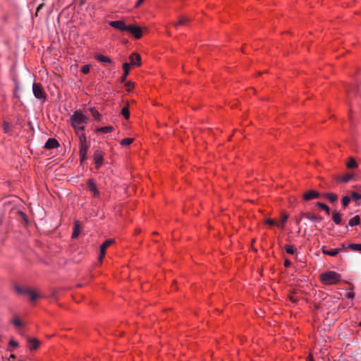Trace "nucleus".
Wrapping results in <instances>:
<instances>
[{
    "label": "nucleus",
    "instance_id": "nucleus-33",
    "mask_svg": "<svg viewBox=\"0 0 361 361\" xmlns=\"http://www.w3.org/2000/svg\"><path fill=\"white\" fill-rule=\"evenodd\" d=\"M14 288H15V290L16 291V293L18 294H26V290L27 289V288H25V289L23 288L18 285H16Z\"/></svg>",
    "mask_w": 361,
    "mask_h": 361
},
{
    "label": "nucleus",
    "instance_id": "nucleus-34",
    "mask_svg": "<svg viewBox=\"0 0 361 361\" xmlns=\"http://www.w3.org/2000/svg\"><path fill=\"white\" fill-rule=\"evenodd\" d=\"M121 114L126 118L128 119L130 116V112L128 108L125 106L121 109Z\"/></svg>",
    "mask_w": 361,
    "mask_h": 361
},
{
    "label": "nucleus",
    "instance_id": "nucleus-4",
    "mask_svg": "<svg viewBox=\"0 0 361 361\" xmlns=\"http://www.w3.org/2000/svg\"><path fill=\"white\" fill-rule=\"evenodd\" d=\"M33 94L37 99L44 102L46 99V94L44 91L41 84L34 82L32 84Z\"/></svg>",
    "mask_w": 361,
    "mask_h": 361
},
{
    "label": "nucleus",
    "instance_id": "nucleus-25",
    "mask_svg": "<svg viewBox=\"0 0 361 361\" xmlns=\"http://www.w3.org/2000/svg\"><path fill=\"white\" fill-rule=\"evenodd\" d=\"M348 247L353 251L361 252V244L350 243L348 245Z\"/></svg>",
    "mask_w": 361,
    "mask_h": 361
},
{
    "label": "nucleus",
    "instance_id": "nucleus-5",
    "mask_svg": "<svg viewBox=\"0 0 361 361\" xmlns=\"http://www.w3.org/2000/svg\"><path fill=\"white\" fill-rule=\"evenodd\" d=\"M13 208V205L7 199L0 200V219Z\"/></svg>",
    "mask_w": 361,
    "mask_h": 361
},
{
    "label": "nucleus",
    "instance_id": "nucleus-24",
    "mask_svg": "<svg viewBox=\"0 0 361 361\" xmlns=\"http://www.w3.org/2000/svg\"><path fill=\"white\" fill-rule=\"evenodd\" d=\"M113 130H114V128L111 126H108L98 128L97 130L98 132H101L103 133H111V131H113Z\"/></svg>",
    "mask_w": 361,
    "mask_h": 361
},
{
    "label": "nucleus",
    "instance_id": "nucleus-44",
    "mask_svg": "<svg viewBox=\"0 0 361 361\" xmlns=\"http://www.w3.org/2000/svg\"><path fill=\"white\" fill-rule=\"evenodd\" d=\"M290 264H291V262H290L289 260H288V259H286V260H285V262H284V266H285L286 267H290Z\"/></svg>",
    "mask_w": 361,
    "mask_h": 361
},
{
    "label": "nucleus",
    "instance_id": "nucleus-38",
    "mask_svg": "<svg viewBox=\"0 0 361 361\" xmlns=\"http://www.w3.org/2000/svg\"><path fill=\"white\" fill-rule=\"evenodd\" d=\"M350 201V198L348 196H345L342 199V204L344 207L348 206Z\"/></svg>",
    "mask_w": 361,
    "mask_h": 361
},
{
    "label": "nucleus",
    "instance_id": "nucleus-42",
    "mask_svg": "<svg viewBox=\"0 0 361 361\" xmlns=\"http://www.w3.org/2000/svg\"><path fill=\"white\" fill-rule=\"evenodd\" d=\"M20 87L18 84H16V91L14 92V96L16 97H19V96L17 94V92L20 91Z\"/></svg>",
    "mask_w": 361,
    "mask_h": 361
},
{
    "label": "nucleus",
    "instance_id": "nucleus-49",
    "mask_svg": "<svg viewBox=\"0 0 361 361\" xmlns=\"http://www.w3.org/2000/svg\"><path fill=\"white\" fill-rule=\"evenodd\" d=\"M295 221H296L297 224H300V222L301 221V218H298V219H295Z\"/></svg>",
    "mask_w": 361,
    "mask_h": 361
},
{
    "label": "nucleus",
    "instance_id": "nucleus-12",
    "mask_svg": "<svg viewBox=\"0 0 361 361\" xmlns=\"http://www.w3.org/2000/svg\"><path fill=\"white\" fill-rule=\"evenodd\" d=\"M59 147V143L54 138H49L44 145V147L48 149H55Z\"/></svg>",
    "mask_w": 361,
    "mask_h": 361
},
{
    "label": "nucleus",
    "instance_id": "nucleus-48",
    "mask_svg": "<svg viewBox=\"0 0 361 361\" xmlns=\"http://www.w3.org/2000/svg\"><path fill=\"white\" fill-rule=\"evenodd\" d=\"M347 297H348V298H352L353 297V293H348L347 294Z\"/></svg>",
    "mask_w": 361,
    "mask_h": 361
},
{
    "label": "nucleus",
    "instance_id": "nucleus-19",
    "mask_svg": "<svg viewBox=\"0 0 361 361\" xmlns=\"http://www.w3.org/2000/svg\"><path fill=\"white\" fill-rule=\"evenodd\" d=\"M26 294L30 296L31 301H35L39 298V295L31 289H27Z\"/></svg>",
    "mask_w": 361,
    "mask_h": 361
},
{
    "label": "nucleus",
    "instance_id": "nucleus-1",
    "mask_svg": "<svg viewBox=\"0 0 361 361\" xmlns=\"http://www.w3.org/2000/svg\"><path fill=\"white\" fill-rule=\"evenodd\" d=\"M88 121L89 119L86 114L80 109L75 111L70 117L71 126L76 134L83 133Z\"/></svg>",
    "mask_w": 361,
    "mask_h": 361
},
{
    "label": "nucleus",
    "instance_id": "nucleus-16",
    "mask_svg": "<svg viewBox=\"0 0 361 361\" xmlns=\"http://www.w3.org/2000/svg\"><path fill=\"white\" fill-rule=\"evenodd\" d=\"M80 230V223L78 221H75L74 222L73 231V233H72V238H77L79 235Z\"/></svg>",
    "mask_w": 361,
    "mask_h": 361
},
{
    "label": "nucleus",
    "instance_id": "nucleus-2",
    "mask_svg": "<svg viewBox=\"0 0 361 361\" xmlns=\"http://www.w3.org/2000/svg\"><path fill=\"white\" fill-rule=\"evenodd\" d=\"M320 279L324 285L336 284L341 281V275L334 271H327L321 274Z\"/></svg>",
    "mask_w": 361,
    "mask_h": 361
},
{
    "label": "nucleus",
    "instance_id": "nucleus-40",
    "mask_svg": "<svg viewBox=\"0 0 361 361\" xmlns=\"http://www.w3.org/2000/svg\"><path fill=\"white\" fill-rule=\"evenodd\" d=\"M90 68L89 65H85V66H82V68H81V71L84 74H87L90 72Z\"/></svg>",
    "mask_w": 361,
    "mask_h": 361
},
{
    "label": "nucleus",
    "instance_id": "nucleus-18",
    "mask_svg": "<svg viewBox=\"0 0 361 361\" xmlns=\"http://www.w3.org/2000/svg\"><path fill=\"white\" fill-rule=\"evenodd\" d=\"M129 67H130V64L128 63H124L123 65V75L121 78V82H123L126 79V77L128 76V73H129Z\"/></svg>",
    "mask_w": 361,
    "mask_h": 361
},
{
    "label": "nucleus",
    "instance_id": "nucleus-9",
    "mask_svg": "<svg viewBox=\"0 0 361 361\" xmlns=\"http://www.w3.org/2000/svg\"><path fill=\"white\" fill-rule=\"evenodd\" d=\"M319 197H320L319 192H317L316 190H311L306 192L303 195V200L305 201H309L312 199L319 198Z\"/></svg>",
    "mask_w": 361,
    "mask_h": 361
},
{
    "label": "nucleus",
    "instance_id": "nucleus-6",
    "mask_svg": "<svg viewBox=\"0 0 361 361\" xmlns=\"http://www.w3.org/2000/svg\"><path fill=\"white\" fill-rule=\"evenodd\" d=\"M109 25L117 29L121 32L127 31L128 29V25H126L125 22L123 20H114L110 21L109 23Z\"/></svg>",
    "mask_w": 361,
    "mask_h": 361
},
{
    "label": "nucleus",
    "instance_id": "nucleus-7",
    "mask_svg": "<svg viewBox=\"0 0 361 361\" xmlns=\"http://www.w3.org/2000/svg\"><path fill=\"white\" fill-rule=\"evenodd\" d=\"M127 31L130 32L136 39H140L142 35V29L139 26L129 25Z\"/></svg>",
    "mask_w": 361,
    "mask_h": 361
},
{
    "label": "nucleus",
    "instance_id": "nucleus-43",
    "mask_svg": "<svg viewBox=\"0 0 361 361\" xmlns=\"http://www.w3.org/2000/svg\"><path fill=\"white\" fill-rule=\"evenodd\" d=\"M9 344H10V345H11L13 347H17L18 346V343L16 341H14V340H11L9 341Z\"/></svg>",
    "mask_w": 361,
    "mask_h": 361
},
{
    "label": "nucleus",
    "instance_id": "nucleus-36",
    "mask_svg": "<svg viewBox=\"0 0 361 361\" xmlns=\"http://www.w3.org/2000/svg\"><path fill=\"white\" fill-rule=\"evenodd\" d=\"M308 220L311 221H314V222H319L321 221V218H318L317 216H316L315 215H306L305 216Z\"/></svg>",
    "mask_w": 361,
    "mask_h": 361
},
{
    "label": "nucleus",
    "instance_id": "nucleus-21",
    "mask_svg": "<svg viewBox=\"0 0 361 361\" xmlns=\"http://www.w3.org/2000/svg\"><path fill=\"white\" fill-rule=\"evenodd\" d=\"M360 216L356 215L349 220L348 225L350 226H354L358 225L360 224Z\"/></svg>",
    "mask_w": 361,
    "mask_h": 361
},
{
    "label": "nucleus",
    "instance_id": "nucleus-32",
    "mask_svg": "<svg viewBox=\"0 0 361 361\" xmlns=\"http://www.w3.org/2000/svg\"><path fill=\"white\" fill-rule=\"evenodd\" d=\"M133 141L132 138H124L121 140V145L122 146H128L130 145Z\"/></svg>",
    "mask_w": 361,
    "mask_h": 361
},
{
    "label": "nucleus",
    "instance_id": "nucleus-50",
    "mask_svg": "<svg viewBox=\"0 0 361 361\" xmlns=\"http://www.w3.org/2000/svg\"><path fill=\"white\" fill-rule=\"evenodd\" d=\"M10 357L12 358V359H15L16 357H15L14 355H11Z\"/></svg>",
    "mask_w": 361,
    "mask_h": 361
},
{
    "label": "nucleus",
    "instance_id": "nucleus-22",
    "mask_svg": "<svg viewBox=\"0 0 361 361\" xmlns=\"http://www.w3.org/2000/svg\"><path fill=\"white\" fill-rule=\"evenodd\" d=\"M90 111L92 114V116L97 121H100L102 115L99 113V111L94 108H90Z\"/></svg>",
    "mask_w": 361,
    "mask_h": 361
},
{
    "label": "nucleus",
    "instance_id": "nucleus-31",
    "mask_svg": "<svg viewBox=\"0 0 361 361\" xmlns=\"http://www.w3.org/2000/svg\"><path fill=\"white\" fill-rule=\"evenodd\" d=\"M3 129H4V132L5 133H8L11 131V126H10V124L8 122L4 121Z\"/></svg>",
    "mask_w": 361,
    "mask_h": 361
},
{
    "label": "nucleus",
    "instance_id": "nucleus-39",
    "mask_svg": "<svg viewBox=\"0 0 361 361\" xmlns=\"http://www.w3.org/2000/svg\"><path fill=\"white\" fill-rule=\"evenodd\" d=\"M12 323L16 327H20L22 325V323H21L20 320L18 318H17V317L14 318L13 319Z\"/></svg>",
    "mask_w": 361,
    "mask_h": 361
},
{
    "label": "nucleus",
    "instance_id": "nucleus-41",
    "mask_svg": "<svg viewBox=\"0 0 361 361\" xmlns=\"http://www.w3.org/2000/svg\"><path fill=\"white\" fill-rule=\"evenodd\" d=\"M266 224L269 226H274V225H276V223H275L274 220H273L271 219H268L266 220Z\"/></svg>",
    "mask_w": 361,
    "mask_h": 361
},
{
    "label": "nucleus",
    "instance_id": "nucleus-47",
    "mask_svg": "<svg viewBox=\"0 0 361 361\" xmlns=\"http://www.w3.org/2000/svg\"><path fill=\"white\" fill-rule=\"evenodd\" d=\"M347 247H346V246L345 245V244H342V245H341V248H339V249H340V251H341V250H345Z\"/></svg>",
    "mask_w": 361,
    "mask_h": 361
},
{
    "label": "nucleus",
    "instance_id": "nucleus-11",
    "mask_svg": "<svg viewBox=\"0 0 361 361\" xmlns=\"http://www.w3.org/2000/svg\"><path fill=\"white\" fill-rule=\"evenodd\" d=\"M114 240L112 239L106 240L104 243H102L100 245V255L99 257V259L102 261V258L104 257L106 252V249L113 243Z\"/></svg>",
    "mask_w": 361,
    "mask_h": 361
},
{
    "label": "nucleus",
    "instance_id": "nucleus-51",
    "mask_svg": "<svg viewBox=\"0 0 361 361\" xmlns=\"http://www.w3.org/2000/svg\"><path fill=\"white\" fill-rule=\"evenodd\" d=\"M18 361H24V360H18Z\"/></svg>",
    "mask_w": 361,
    "mask_h": 361
},
{
    "label": "nucleus",
    "instance_id": "nucleus-26",
    "mask_svg": "<svg viewBox=\"0 0 361 361\" xmlns=\"http://www.w3.org/2000/svg\"><path fill=\"white\" fill-rule=\"evenodd\" d=\"M324 197L328 198L329 200V201L332 203H334L335 202H336V200L338 199L337 195H336L334 193H325V194H324Z\"/></svg>",
    "mask_w": 361,
    "mask_h": 361
},
{
    "label": "nucleus",
    "instance_id": "nucleus-14",
    "mask_svg": "<svg viewBox=\"0 0 361 361\" xmlns=\"http://www.w3.org/2000/svg\"><path fill=\"white\" fill-rule=\"evenodd\" d=\"M95 58L99 61L104 63H109V64L113 63V62L110 58H109L106 56L102 55V54L96 55Z\"/></svg>",
    "mask_w": 361,
    "mask_h": 361
},
{
    "label": "nucleus",
    "instance_id": "nucleus-52",
    "mask_svg": "<svg viewBox=\"0 0 361 361\" xmlns=\"http://www.w3.org/2000/svg\"><path fill=\"white\" fill-rule=\"evenodd\" d=\"M309 361H312V360H310H310H309Z\"/></svg>",
    "mask_w": 361,
    "mask_h": 361
},
{
    "label": "nucleus",
    "instance_id": "nucleus-8",
    "mask_svg": "<svg viewBox=\"0 0 361 361\" xmlns=\"http://www.w3.org/2000/svg\"><path fill=\"white\" fill-rule=\"evenodd\" d=\"M94 161L95 167L99 169L104 163V157L102 152L99 150H97L94 153Z\"/></svg>",
    "mask_w": 361,
    "mask_h": 361
},
{
    "label": "nucleus",
    "instance_id": "nucleus-23",
    "mask_svg": "<svg viewBox=\"0 0 361 361\" xmlns=\"http://www.w3.org/2000/svg\"><path fill=\"white\" fill-rule=\"evenodd\" d=\"M30 348V350H35L39 346V341L36 338H30L29 339Z\"/></svg>",
    "mask_w": 361,
    "mask_h": 361
},
{
    "label": "nucleus",
    "instance_id": "nucleus-17",
    "mask_svg": "<svg viewBox=\"0 0 361 361\" xmlns=\"http://www.w3.org/2000/svg\"><path fill=\"white\" fill-rule=\"evenodd\" d=\"M332 220L336 225H340L341 224V214L336 210H334L332 212Z\"/></svg>",
    "mask_w": 361,
    "mask_h": 361
},
{
    "label": "nucleus",
    "instance_id": "nucleus-27",
    "mask_svg": "<svg viewBox=\"0 0 361 361\" xmlns=\"http://www.w3.org/2000/svg\"><path fill=\"white\" fill-rule=\"evenodd\" d=\"M316 205L318 207L324 209L326 212L327 214H329L330 209H329V207L326 204H324L323 202H317Z\"/></svg>",
    "mask_w": 361,
    "mask_h": 361
},
{
    "label": "nucleus",
    "instance_id": "nucleus-15",
    "mask_svg": "<svg viewBox=\"0 0 361 361\" xmlns=\"http://www.w3.org/2000/svg\"><path fill=\"white\" fill-rule=\"evenodd\" d=\"M340 252L339 248L332 249V250H325L324 248H322V252L324 255L331 256V257H335Z\"/></svg>",
    "mask_w": 361,
    "mask_h": 361
},
{
    "label": "nucleus",
    "instance_id": "nucleus-3",
    "mask_svg": "<svg viewBox=\"0 0 361 361\" xmlns=\"http://www.w3.org/2000/svg\"><path fill=\"white\" fill-rule=\"evenodd\" d=\"M77 135H78L79 140V155L81 161H82L87 158L90 144L87 142L86 135L84 133H79V134Z\"/></svg>",
    "mask_w": 361,
    "mask_h": 361
},
{
    "label": "nucleus",
    "instance_id": "nucleus-13",
    "mask_svg": "<svg viewBox=\"0 0 361 361\" xmlns=\"http://www.w3.org/2000/svg\"><path fill=\"white\" fill-rule=\"evenodd\" d=\"M130 62L133 66H140L141 63V57L139 54L133 53L130 56Z\"/></svg>",
    "mask_w": 361,
    "mask_h": 361
},
{
    "label": "nucleus",
    "instance_id": "nucleus-10",
    "mask_svg": "<svg viewBox=\"0 0 361 361\" xmlns=\"http://www.w3.org/2000/svg\"><path fill=\"white\" fill-rule=\"evenodd\" d=\"M89 190L92 193L94 197L99 196V192L97 188V186L92 179H88L87 182Z\"/></svg>",
    "mask_w": 361,
    "mask_h": 361
},
{
    "label": "nucleus",
    "instance_id": "nucleus-45",
    "mask_svg": "<svg viewBox=\"0 0 361 361\" xmlns=\"http://www.w3.org/2000/svg\"><path fill=\"white\" fill-rule=\"evenodd\" d=\"M145 0H137L135 4V7H139Z\"/></svg>",
    "mask_w": 361,
    "mask_h": 361
},
{
    "label": "nucleus",
    "instance_id": "nucleus-37",
    "mask_svg": "<svg viewBox=\"0 0 361 361\" xmlns=\"http://www.w3.org/2000/svg\"><path fill=\"white\" fill-rule=\"evenodd\" d=\"M351 196L354 201H358L361 200V195L357 192H353Z\"/></svg>",
    "mask_w": 361,
    "mask_h": 361
},
{
    "label": "nucleus",
    "instance_id": "nucleus-35",
    "mask_svg": "<svg viewBox=\"0 0 361 361\" xmlns=\"http://www.w3.org/2000/svg\"><path fill=\"white\" fill-rule=\"evenodd\" d=\"M285 250L286 251L287 253L290 254V255H293L295 253V248L293 247V245H286L285 246Z\"/></svg>",
    "mask_w": 361,
    "mask_h": 361
},
{
    "label": "nucleus",
    "instance_id": "nucleus-20",
    "mask_svg": "<svg viewBox=\"0 0 361 361\" xmlns=\"http://www.w3.org/2000/svg\"><path fill=\"white\" fill-rule=\"evenodd\" d=\"M288 219V216L287 214H283L281 220L279 222H277L276 224V225L279 228H280L281 229H283L284 228V225H285L286 222L287 221Z\"/></svg>",
    "mask_w": 361,
    "mask_h": 361
},
{
    "label": "nucleus",
    "instance_id": "nucleus-46",
    "mask_svg": "<svg viewBox=\"0 0 361 361\" xmlns=\"http://www.w3.org/2000/svg\"><path fill=\"white\" fill-rule=\"evenodd\" d=\"M44 6V4H40L37 8V11H39Z\"/></svg>",
    "mask_w": 361,
    "mask_h": 361
},
{
    "label": "nucleus",
    "instance_id": "nucleus-30",
    "mask_svg": "<svg viewBox=\"0 0 361 361\" xmlns=\"http://www.w3.org/2000/svg\"><path fill=\"white\" fill-rule=\"evenodd\" d=\"M353 174L348 173V174H345V176H343V177L340 178L339 180L343 183H347L350 180H351L353 178Z\"/></svg>",
    "mask_w": 361,
    "mask_h": 361
},
{
    "label": "nucleus",
    "instance_id": "nucleus-29",
    "mask_svg": "<svg viewBox=\"0 0 361 361\" xmlns=\"http://www.w3.org/2000/svg\"><path fill=\"white\" fill-rule=\"evenodd\" d=\"M357 166V164L355 160L353 158L350 157L349 159V161H348V164H347L348 168H349V169H354V168H356Z\"/></svg>",
    "mask_w": 361,
    "mask_h": 361
},
{
    "label": "nucleus",
    "instance_id": "nucleus-28",
    "mask_svg": "<svg viewBox=\"0 0 361 361\" xmlns=\"http://www.w3.org/2000/svg\"><path fill=\"white\" fill-rule=\"evenodd\" d=\"M189 20L185 17H180L177 23H173V25L176 27L178 25H185Z\"/></svg>",
    "mask_w": 361,
    "mask_h": 361
}]
</instances>
